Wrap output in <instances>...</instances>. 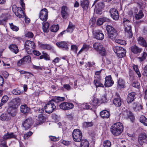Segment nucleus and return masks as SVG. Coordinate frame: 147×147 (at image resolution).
Masks as SVG:
<instances>
[{
  "label": "nucleus",
  "mask_w": 147,
  "mask_h": 147,
  "mask_svg": "<svg viewBox=\"0 0 147 147\" xmlns=\"http://www.w3.org/2000/svg\"><path fill=\"white\" fill-rule=\"evenodd\" d=\"M123 127L122 123L117 122L114 123L111 127V131L115 136L119 135L122 132Z\"/></svg>",
  "instance_id": "f257e3e1"
},
{
  "label": "nucleus",
  "mask_w": 147,
  "mask_h": 147,
  "mask_svg": "<svg viewBox=\"0 0 147 147\" xmlns=\"http://www.w3.org/2000/svg\"><path fill=\"white\" fill-rule=\"evenodd\" d=\"M31 59L30 55H27L19 60L17 63L18 66L26 68L28 67L29 64L31 63Z\"/></svg>",
  "instance_id": "f03ea898"
},
{
  "label": "nucleus",
  "mask_w": 147,
  "mask_h": 147,
  "mask_svg": "<svg viewBox=\"0 0 147 147\" xmlns=\"http://www.w3.org/2000/svg\"><path fill=\"white\" fill-rule=\"evenodd\" d=\"M93 47L102 56H104L106 55V50L101 44L98 42L95 43L93 45Z\"/></svg>",
  "instance_id": "7ed1b4c3"
},
{
  "label": "nucleus",
  "mask_w": 147,
  "mask_h": 147,
  "mask_svg": "<svg viewBox=\"0 0 147 147\" xmlns=\"http://www.w3.org/2000/svg\"><path fill=\"white\" fill-rule=\"evenodd\" d=\"M123 22L124 24L125 34L129 36L130 38H132L133 34L129 21L126 19H124L123 20Z\"/></svg>",
  "instance_id": "20e7f679"
},
{
  "label": "nucleus",
  "mask_w": 147,
  "mask_h": 147,
  "mask_svg": "<svg viewBox=\"0 0 147 147\" xmlns=\"http://www.w3.org/2000/svg\"><path fill=\"white\" fill-rule=\"evenodd\" d=\"M72 136L73 140L75 142H79L82 140V132L78 129H75L73 130Z\"/></svg>",
  "instance_id": "39448f33"
},
{
  "label": "nucleus",
  "mask_w": 147,
  "mask_h": 147,
  "mask_svg": "<svg viewBox=\"0 0 147 147\" xmlns=\"http://www.w3.org/2000/svg\"><path fill=\"white\" fill-rule=\"evenodd\" d=\"M51 100L49 101L44 106L45 111L48 113H52L56 108V107L54 103Z\"/></svg>",
  "instance_id": "423d86ee"
},
{
  "label": "nucleus",
  "mask_w": 147,
  "mask_h": 147,
  "mask_svg": "<svg viewBox=\"0 0 147 147\" xmlns=\"http://www.w3.org/2000/svg\"><path fill=\"white\" fill-rule=\"evenodd\" d=\"M35 45L34 43L29 40H26L25 43V48L28 54H31L32 50L35 49Z\"/></svg>",
  "instance_id": "0eeeda50"
},
{
  "label": "nucleus",
  "mask_w": 147,
  "mask_h": 147,
  "mask_svg": "<svg viewBox=\"0 0 147 147\" xmlns=\"http://www.w3.org/2000/svg\"><path fill=\"white\" fill-rule=\"evenodd\" d=\"M69 10L68 7L65 6H63L61 9V15L63 18L67 19L69 16Z\"/></svg>",
  "instance_id": "6e6552de"
},
{
  "label": "nucleus",
  "mask_w": 147,
  "mask_h": 147,
  "mask_svg": "<svg viewBox=\"0 0 147 147\" xmlns=\"http://www.w3.org/2000/svg\"><path fill=\"white\" fill-rule=\"evenodd\" d=\"M48 11L46 8L42 9L40 12L39 17L42 21L45 22L48 19Z\"/></svg>",
  "instance_id": "1a4fd4ad"
},
{
  "label": "nucleus",
  "mask_w": 147,
  "mask_h": 147,
  "mask_svg": "<svg viewBox=\"0 0 147 147\" xmlns=\"http://www.w3.org/2000/svg\"><path fill=\"white\" fill-rule=\"evenodd\" d=\"M33 123L32 118H29L25 120L22 123V125L25 130L29 129Z\"/></svg>",
  "instance_id": "9d476101"
},
{
  "label": "nucleus",
  "mask_w": 147,
  "mask_h": 147,
  "mask_svg": "<svg viewBox=\"0 0 147 147\" xmlns=\"http://www.w3.org/2000/svg\"><path fill=\"white\" fill-rule=\"evenodd\" d=\"M94 37L98 40H102L104 38V35L102 31L97 30L93 32Z\"/></svg>",
  "instance_id": "9b49d317"
},
{
  "label": "nucleus",
  "mask_w": 147,
  "mask_h": 147,
  "mask_svg": "<svg viewBox=\"0 0 147 147\" xmlns=\"http://www.w3.org/2000/svg\"><path fill=\"white\" fill-rule=\"evenodd\" d=\"M110 14L112 18L115 20H117L119 18L118 11L115 8H112L109 11Z\"/></svg>",
  "instance_id": "f8f14e48"
},
{
  "label": "nucleus",
  "mask_w": 147,
  "mask_h": 147,
  "mask_svg": "<svg viewBox=\"0 0 147 147\" xmlns=\"http://www.w3.org/2000/svg\"><path fill=\"white\" fill-rule=\"evenodd\" d=\"M114 84L111 75L107 76L105 78V86L106 87H109L112 86Z\"/></svg>",
  "instance_id": "ddd939ff"
},
{
  "label": "nucleus",
  "mask_w": 147,
  "mask_h": 147,
  "mask_svg": "<svg viewBox=\"0 0 147 147\" xmlns=\"http://www.w3.org/2000/svg\"><path fill=\"white\" fill-rule=\"evenodd\" d=\"M16 136L13 132H7L4 134L3 136V139L4 140H7L11 138L16 139Z\"/></svg>",
  "instance_id": "4468645a"
},
{
  "label": "nucleus",
  "mask_w": 147,
  "mask_h": 147,
  "mask_svg": "<svg viewBox=\"0 0 147 147\" xmlns=\"http://www.w3.org/2000/svg\"><path fill=\"white\" fill-rule=\"evenodd\" d=\"M56 45L59 47L65 50H67L69 48L67 46V43L64 41L57 42L56 43Z\"/></svg>",
  "instance_id": "2eb2a0df"
},
{
  "label": "nucleus",
  "mask_w": 147,
  "mask_h": 147,
  "mask_svg": "<svg viewBox=\"0 0 147 147\" xmlns=\"http://www.w3.org/2000/svg\"><path fill=\"white\" fill-rule=\"evenodd\" d=\"M131 50L133 53L138 54L141 52L142 49L136 45H134L131 47Z\"/></svg>",
  "instance_id": "dca6fc26"
},
{
  "label": "nucleus",
  "mask_w": 147,
  "mask_h": 147,
  "mask_svg": "<svg viewBox=\"0 0 147 147\" xmlns=\"http://www.w3.org/2000/svg\"><path fill=\"white\" fill-rule=\"evenodd\" d=\"M136 93L134 92H131L129 93L127 98V101L128 103H131L135 99Z\"/></svg>",
  "instance_id": "f3484780"
},
{
  "label": "nucleus",
  "mask_w": 147,
  "mask_h": 147,
  "mask_svg": "<svg viewBox=\"0 0 147 147\" xmlns=\"http://www.w3.org/2000/svg\"><path fill=\"white\" fill-rule=\"evenodd\" d=\"M15 15L20 18H23L25 16V14L23 12V10L20 7L17 8V11L15 12Z\"/></svg>",
  "instance_id": "a211bd4d"
},
{
  "label": "nucleus",
  "mask_w": 147,
  "mask_h": 147,
  "mask_svg": "<svg viewBox=\"0 0 147 147\" xmlns=\"http://www.w3.org/2000/svg\"><path fill=\"white\" fill-rule=\"evenodd\" d=\"M137 41L138 43L140 45L145 47H147V43L142 37H138L137 38Z\"/></svg>",
  "instance_id": "6ab92c4d"
},
{
  "label": "nucleus",
  "mask_w": 147,
  "mask_h": 147,
  "mask_svg": "<svg viewBox=\"0 0 147 147\" xmlns=\"http://www.w3.org/2000/svg\"><path fill=\"white\" fill-rule=\"evenodd\" d=\"M104 4L102 2H100L98 3L97 5H96L95 8L96 9L97 13L100 14L102 13V12L100 10L104 8Z\"/></svg>",
  "instance_id": "aec40b11"
},
{
  "label": "nucleus",
  "mask_w": 147,
  "mask_h": 147,
  "mask_svg": "<svg viewBox=\"0 0 147 147\" xmlns=\"http://www.w3.org/2000/svg\"><path fill=\"white\" fill-rule=\"evenodd\" d=\"M101 78L99 77H95V79L94 81V85L96 88L99 87H103L104 85L100 81Z\"/></svg>",
  "instance_id": "412c9836"
},
{
  "label": "nucleus",
  "mask_w": 147,
  "mask_h": 147,
  "mask_svg": "<svg viewBox=\"0 0 147 147\" xmlns=\"http://www.w3.org/2000/svg\"><path fill=\"white\" fill-rule=\"evenodd\" d=\"M7 113L9 115L12 117H14L16 116L17 113V111L13 109V106L11 105L7 110Z\"/></svg>",
  "instance_id": "4be33fe9"
},
{
  "label": "nucleus",
  "mask_w": 147,
  "mask_h": 147,
  "mask_svg": "<svg viewBox=\"0 0 147 147\" xmlns=\"http://www.w3.org/2000/svg\"><path fill=\"white\" fill-rule=\"evenodd\" d=\"M108 34L109 37L113 40H115L117 35V31L115 28Z\"/></svg>",
  "instance_id": "5701e85b"
},
{
  "label": "nucleus",
  "mask_w": 147,
  "mask_h": 147,
  "mask_svg": "<svg viewBox=\"0 0 147 147\" xmlns=\"http://www.w3.org/2000/svg\"><path fill=\"white\" fill-rule=\"evenodd\" d=\"M147 137V135L145 133H142L140 134L138 138V142L141 145H142L144 143L143 140Z\"/></svg>",
  "instance_id": "b1692460"
},
{
  "label": "nucleus",
  "mask_w": 147,
  "mask_h": 147,
  "mask_svg": "<svg viewBox=\"0 0 147 147\" xmlns=\"http://www.w3.org/2000/svg\"><path fill=\"white\" fill-rule=\"evenodd\" d=\"M110 21L109 19L103 17L99 18L97 21V24L98 25H101L105 22H109Z\"/></svg>",
  "instance_id": "393cba45"
},
{
  "label": "nucleus",
  "mask_w": 147,
  "mask_h": 147,
  "mask_svg": "<svg viewBox=\"0 0 147 147\" xmlns=\"http://www.w3.org/2000/svg\"><path fill=\"white\" fill-rule=\"evenodd\" d=\"M89 1L87 0H83L81 1V6L84 10H87L88 8Z\"/></svg>",
  "instance_id": "a878e982"
},
{
  "label": "nucleus",
  "mask_w": 147,
  "mask_h": 147,
  "mask_svg": "<svg viewBox=\"0 0 147 147\" xmlns=\"http://www.w3.org/2000/svg\"><path fill=\"white\" fill-rule=\"evenodd\" d=\"M125 82L124 80L120 78L117 81V87L119 89L124 88L125 87Z\"/></svg>",
  "instance_id": "bb28decb"
},
{
  "label": "nucleus",
  "mask_w": 147,
  "mask_h": 147,
  "mask_svg": "<svg viewBox=\"0 0 147 147\" xmlns=\"http://www.w3.org/2000/svg\"><path fill=\"white\" fill-rule=\"evenodd\" d=\"M126 53V51L123 48H121V50L117 54V55L119 58L124 57Z\"/></svg>",
  "instance_id": "cd10ccee"
},
{
  "label": "nucleus",
  "mask_w": 147,
  "mask_h": 147,
  "mask_svg": "<svg viewBox=\"0 0 147 147\" xmlns=\"http://www.w3.org/2000/svg\"><path fill=\"white\" fill-rule=\"evenodd\" d=\"M100 115L104 119L108 118L110 116L109 112L107 110H103L100 112Z\"/></svg>",
  "instance_id": "c85d7f7f"
},
{
  "label": "nucleus",
  "mask_w": 147,
  "mask_h": 147,
  "mask_svg": "<svg viewBox=\"0 0 147 147\" xmlns=\"http://www.w3.org/2000/svg\"><path fill=\"white\" fill-rule=\"evenodd\" d=\"M30 108L26 105H23L21 106L20 110L21 112L23 113H26L28 112Z\"/></svg>",
  "instance_id": "c756f323"
},
{
  "label": "nucleus",
  "mask_w": 147,
  "mask_h": 147,
  "mask_svg": "<svg viewBox=\"0 0 147 147\" xmlns=\"http://www.w3.org/2000/svg\"><path fill=\"white\" fill-rule=\"evenodd\" d=\"M42 29L43 32L47 33L49 31V23L48 22H43Z\"/></svg>",
  "instance_id": "7c9ffc66"
},
{
  "label": "nucleus",
  "mask_w": 147,
  "mask_h": 147,
  "mask_svg": "<svg viewBox=\"0 0 147 147\" xmlns=\"http://www.w3.org/2000/svg\"><path fill=\"white\" fill-rule=\"evenodd\" d=\"M9 48L11 51L15 53H17L19 51V50L17 46L16 45L12 44L10 45Z\"/></svg>",
  "instance_id": "2f4dec72"
},
{
  "label": "nucleus",
  "mask_w": 147,
  "mask_h": 147,
  "mask_svg": "<svg viewBox=\"0 0 147 147\" xmlns=\"http://www.w3.org/2000/svg\"><path fill=\"white\" fill-rule=\"evenodd\" d=\"M144 16V14L142 10L139 11L138 13L136 14L135 17L136 20H139L143 18Z\"/></svg>",
  "instance_id": "473e14b6"
},
{
  "label": "nucleus",
  "mask_w": 147,
  "mask_h": 147,
  "mask_svg": "<svg viewBox=\"0 0 147 147\" xmlns=\"http://www.w3.org/2000/svg\"><path fill=\"white\" fill-rule=\"evenodd\" d=\"M8 99V97L6 95H5L3 97L0 104V109H1L2 106L7 102Z\"/></svg>",
  "instance_id": "72a5a7b5"
},
{
  "label": "nucleus",
  "mask_w": 147,
  "mask_h": 147,
  "mask_svg": "<svg viewBox=\"0 0 147 147\" xmlns=\"http://www.w3.org/2000/svg\"><path fill=\"white\" fill-rule=\"evenodd\" d=\"M113 104L117 107H120L121 104L120 97L115 98L113 100Z\"/></svg>",
  "instance_id": "f704fd0d"
},
{
  "label": "nucleus",
  "mask_w": 147,
  "mask_h": 147,
  "mask_svg": "<svg viewBox=\"0 0 147 147\" xmlns=\"http://www.w3.org/2000/svg\"><path fill=\"white\" fill-rule=\"evenodd\" d=\"M65 97H63L55 96L53 98L52 100L56 103L60 102L65 100Z\"/></svg>",
  "instance_id": "c9c22d12"
},
{
  "label": "nucleus",
  "mask_w": 147,
  "mask_h": 147,
  "mask_svg": "<svg viewBox=\"0 0 147 147\" xmlns=\"http://www.w3.org/2000/svg\"><path fill=\"white\" fill-rule=\"evenodd\" d=\"M81 147H89V143L86 140H82L81 141Z\"/></svg>",
  "instance_id": "e433bc0d"
},
{
  "label": "nucleus",
  "mask_w": 147,
  "mask_h": 147,
  "mask_svg": "<svg viewBox=\"0 0 147 147\" xmlns=\"http://www.w3.org/2000/svg\"><path fill=\"white\" fill-rule=\"evenodd\" d=\"M133 107L134 110L136 112L139 111L142 109V106L140 105L134 103L133 105Z\"/></svg>",
  "instance_id": "4c0bfd02"
},
{
  "label": "nucleus",
  "mask_w": 147,
  "mask_h": 147,
  "mask_svg": "<svg viewBox=\"0 0 147 147\" xmlns=\"http://www.w3.org/2000/svg\"><path fill=\"white\" fill-rule=\"evenodd\" d=\"M12 93L14 95H19L23 93V91L22 90H19L18 88H16L13 90L12 91Z\"/></svg>",
  "instance_id": "58836bf2"
},
{
  "label": "nucleus",
  "mask_w": 147,
  "mask_h": 147,
  "mask_svg": "<svg viewBox=\"0 0 147 147\" xmlns=\"http://www.w3.org/2000/svg\"><path fill=\"white\" fill-rule=\"evenodd\" d=\"M140 122L146 125L147 126V119L144 116H141L140 119Z\"/></svg>",
  "instance_id": "ea45409f"
},
{
  "label": "nucleus",
  "mask_w": 147,
  "mask_h": 147,
  "mask_svg": "<svg viewBox=\"0 0 147 147\" xmlns=\"http://www.w3.org/2000/svg\"><path fill=\"white\" fill-rule=\"evenodd\" d=\"M147 56V53L146 52H144L142 54V57H138L137 59H139L140 62H142L146 59Z\"/></svg>",
  "instance_id": "a19ab883"
},
{
  "label": "nucleus",
  "mask_w": 147,
  "mask_h": 147,
  "mask_svg": "<svg viewBox=\"0 0 147 147\" xmlns=\"http://www.w3.org/2000/svg\"><path fill=\"white\" fill-rule=\"evenodd\" d=\"M59 29V26L57 25H53L50 28V30L51 32H56Z\"/></svg>",
  "instance_id": "79ce46f5"
},
{
  "label": "nucleus",
  "mask_w": 147,
  "mask_h": 147,
  "mask_svg": "<svg viewBox=\"0 0 147 147\" xmlns=\"http://www.w3.org/2000/svg\"><path fill=\"white\" fill-rule=\"evenodd\" d=\"M131 85L133 87L138 89L140 87V83L137 81H134L132 82L131 84Z\"/></svg>",
  "instance_id": "37998d69"
},
{
  "label": "nucleus",
  "mask_w": 147,
  "mask_h": 147,
  "mask_svg": "<svg viewBox=\"0 0 147 147\" xmlns=\"http://www.w3.org/2000/svg\"><path fill=\"white\" fill-rule=\"evenodd\" d=\"M99 102V101L98 99L94 97L91 101V103L94 106H96L98 105Z\"/></svg>",
  "instance_id": "c03bdc74"
},
{
  "label": "nucleus",
  "mask_w": 147,
  "mask_h": 147,
  "mask_svg": "<svg viewBox=\"0 0 147 147\" xmlns=\"http://www.w3.org/2000/svg\"><path fill=\"white\" fill-rule=\"evenodd\" d=\"M0 119L3 121H7L9 118L6 114H3L0 116Z\"/></svg>",
  "instance_id": "a18cd8bd"
},
{
  "label": "nucleus",
  "mask_w": 147,
  "mask_h": 147,
  "mask_svg": "<svg viewBox=\"0 0 147 147\" xmlns=\"http://www.w3.org/2000/svg\"><path fill=\"white\" fill-rule=\"evenodd\" d=\"M83 125L84 127H88L92 126L93 125V123L92 122H84L83 123Z\"/></svg>",
  "instance_id": "49530a36"
},
{
  "label": "nucleus",
  "mask_w": 147,
  "mask_h": 147,
  "mask_svg": "<svg viewBox=\"0 0 147 147\" xmlns=\"http://www.w3.org/2000/svg\"><path fill=\"white\" fill-rule=\"evenodd\" d=\"M111 142L108 140L105 141L103 142V145L104 147H111Z\"/></svg>",
  "instance_id": "de8ad7c7"
},
{
  "label": "nucleus",
  "mask_w": 147,
  "mask_h": 147,
  "mask_svg": "<svg viewBox=\"0 0 147 147\" xmlns=\"http://www.w3.org/2000/svg\"><path fill=\"white\" fill-rule=\"evenodd\" d=\"M67 102H63L59 105V107L60 109L64 110H66Z\"/></svg>",
  "instance_id": "09e8293b"
},
{
  "label": "nucleus",
  "mask_w": 147,
  "mask_h": 147,
  "mask_svg": "<svg viewBox=\"0 0 147 147\" xmlns=\"http://www.w3.org/2000/svg\"><path fill=\"white\" fill-rule=\"evenodd\" d=\"M133 68L134 69L136 73L138 75V77L139 78H140L141 76V75L140 74V72L139 71L138 66L136 65H134L133 66Z\"/></svg>",
  "instance_id": "8fccbe9b"
},
{
  "label": "nucleus",
  "mask_w": 147,
  "mask_h": 147,
  "mask_svg": "<svg viewBox=\"0 0 147 147\" xmlns=\"http://www.w3.org/2000/svg\"><path fill=\"white\" fill-rule=\"evenodd\" d=\"M41 47L44 49L50 50L51 48V46L50 45L45 44L42 45Z\"/></svg>",
  "instance_id": "3c124183"
},
{
  "label": "nucleus",
  "mask_w": 147,
  "mask_h": 147,
  "mask_svg": "<svg viewBox=\"0 0 147 147\" xmlns=\"http://www.w3.org/2000/svg\"><path fill=\"white\" fill-rule=\"evenodd\" d=\"M9 25L11 28L13 30L15 31H17L19 30V28L16 26L13 25L12 23L9 24Z\"/></svg>",
  "instance_id": "603ef678"
},
{
  "label": "nucleus",
  "mask_w": 147,
  "mask_h": 147,
  "mask_svg": "<svg viewBox=\"0 0 147 147\" xmlns=\"http://www.w3.org/2000/svg\"><path fill=\"white\" fill-rule=\"evenodd\" d=\"M66 104L67 105L66 107V110L72 109L74 107L73 104L71 103L67 102Z\"/></svg>",
  "instance_id": "864d4df0"
},
{
  "label": "nucleus",
  "mask_w": 147,
  "mask_h": 147,
  "mask_svg": "<svg viewBox=\"0 0 147 147\" xmlns=\"http://www.w3.org/2000/svg\"><path fill=\"white\" fill-rule=\"evenodd\" d=\"M124 115L125 117L129 118L130 116H132L133 114L131 111H127L124 112Z\"/></svg>",
  "instance_id": "5fc2aeb1"
},
{
  "label": "nucleus",
  "mask_w": 147,
  "mask_h": 147,
  "mask_svg": "<svg viewBox=\"0 0 147 147\" xmlns=\"http://www.w3.org/2000/svg\"><path fill=\"white\" fill-rule=\"evenodd\" d=\"M115 42L121 45H125L126 44V42L125 40L119 39H115Z\"/></svg>",
  "instance_id": "6e6d98bb"
},
{
  "label": "nucleus",
  "mask_w": 147,
  "mask_h": 147,
  "mask_svg": "<svg viewBox=\"0 0 147 147\" xmlns=\"http://www.w3.org/2000/svg\"><path fill=\"white\" fill-rule=\"evenodd\" d=\"M122 47L119 46H115L113 47V50L114 52L117 54L121 50V48Z\"/></svg>",
  "instance_id": "4d7b16f0"
},
{
  "label": "nucleus",
  "mask_w": 147,
  "mask_h": 147,
  "mask_svg": "<svg viewBox=\"0 0 147 147\" xmlns=\"http://www.w3.org/2000/svg\"><path fill=\"white\" fill-rule=\"evenodd\" d=\"M49 138L51 141L54 142L57 141L59 140L58 137H57L55 136H49Z\"/></svg>",
  "instance_id": "13d9d810"
},
{
  "label": "nucleus",
  "mask_w": 147,
  "mask_h": 147,
  "mask_svg": "<svg viewBox=\"0 0 147 147\" xmlns=\"http://www.w3.org/2000/svg\"><path fill=\"white\" fill-rule=\"evenodd\" d=\"M32 133H33L32 131H30L29 132L24 134V139L25 140L28 139L30 136L32 135Z\"/></svg>",
  "instance_id": "bf43d9fd"
},
{
  "label": "nucleus",
  "mask_w": 147,
  "mask_h": 147,
  "mask_svg": "<svg viewBox=\"0 0 147 147\" xmlns=\"http://www.w3.org/2000/svg\"><path fill=\"white\" fill-rule=\"evenodd\" d=\"M25 36L26 37L32 38L34 36V34L31 32H28L25 34Z\"/></svg>",
  "instance_id": "052dcab7"
},
{
  "label": "nucleus",
  "mask_w": 147,
  "mask_h": 147,
  "mask_svg": "<svg viewBox=\"0 0 147 147\" xmlns=\"http://www.w3.org/2000/svg\"><path fill=\"white\" fill-rule=\"evenodd\" d=\"M114 29V28L110 25H107L106 26V29L107 32L108 34L109 33V32L113 30Z\"/></svg>",
  "instance_id": "680f3d73"
},
{
  "label": "nucleus",
  "mask_w": 147,
  "mask_h": 147,
  "mask_svg": "<svg viewBox=\"0 0 147 147\" xmlns=\"http://www.w3.org/2000/svg\"><path fill=\"white\" fill-rule=\"evenodd\" d=\"M78 49V47L75 45H72L71 46V50L75 53H77Z\"/></svg>",
  "instance_id": "e2e57ef3"
},
{
  "label": "nucleus",
  "mask_w": 147,
  "mask_h": 147,
  "mask_svg": "<svg viewBox=\"0 0 147 147\" xmlns=\"http://www.w3.org/2000/svg\"><path fill=\"white\" fill-rule=\"evenodd\" d=\"M89 48V46L84 44L82 48V50L86 51L88 50Z\"/></svg>",
  "instance_id": "0e129e2a"
},
{
  "label": "nucleus",
  "mask_w": 147,
  "mask_h": 147,
  "mask_svg": "<svg viewBox=\"0 0 147 147\" xmlns=\"http://www.w3.org/2000/svg\"><path fill=\"white\" fill-rule=\"evenodd\" d=\"M63 87L67 90H69L71 89V86L68 84H64L63 85Z\"/></svg>",
  "instance_id": "69168bd1"
},
{
  "label": "nucleus",
  "mask_w": 147,
  "mask_h": 147,
  "mask_svg": "<svg viewBox=\"0 0 147 147\" xmlns=\"http://www.w3.org/2000/svg\"><path fill=\"white\" fill-rule=\"evenodd\" d=\"M61 143L65 145L68 146L70 144V142L68 141H65L63 140L61 141Z\"/></svg>",
  "instance_id": "338daca9"
},
{
  "label": "nucleus",
  "mask_w": 147,
  "mask_h": 147,
  "mask_svg": "<svg viewBox=\"0 0 147 147\" xmlns=\"http://www.w3.org/2000/svg\"><path fill=\"white\" fill-rule=\"evenodd\" d=\"M60 60V59L59 57H57L53 61L52 63L55 65L56 63H59Z\"/></svg>",
  "instance_id": "774afa93"
}]
</instances>
